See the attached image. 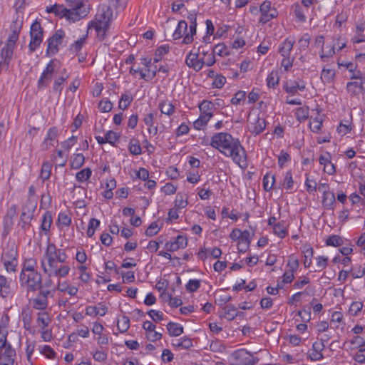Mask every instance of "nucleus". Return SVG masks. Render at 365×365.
<instances>
[{"label": "nucleus", "instance_id": "nucleus-49", "mask_svg": "<svg viewBox=\"0 0 365 365\" xmlns=\"http://www.w3.org/2000/svg\"><path fill=\"white\" fill-rule=\"evenodd\" d=\"M273 230L274 233L280 238H284L287 233L286 227L280 222L277 223L273 226Z\"/></svg>", "mask_w": 365, "mask_h": 365}, {"label": "nucleus", "instance_id": "nucleus-41", "mask_svg": "<svg viewBox=\"0 0 365 365\" xmlns=\"http://www.w3.org/2000/svg\"><path fill=\"white\" fill-rule=\"evenodd\" d=\"M125 1L123 0H109L108 6H110L115 9V14H118L119 12L123 11L125 7Z\"/></svg>", "mask_w": 365, "mask_h": 365}, {"label": "nucleus", "instance_id": "nucleus-21", "mask_svg": "<svg viewBox=\"0 0 365 365\" xmlns=\"http://www.w3.org/2000/svg\"><path fill=\"white\" fill-rule=\"evenodd\" d=\"M346 89L351 96H356L359 91H364V87L363 83H359L356 81L349 82L346 84Z\"/></svg>", "mask_w": 365, "mask_h": 365}, {"label": "nucleus", "instance_id": "nucleus-17", "mask_svg": "<svg viewBox=\"0 0 365 365\" xmlns=\"http://www.w3.org/2000/svg\"><path fill=\"white\" fill-rule=\"evenodd\" d=\"M335 203V196L334 192L329 190H324L322 205L326 209H333V205Z\"/></svg>", "mask_w": 365, "mask_h": 365}, {"label": "nucleus", "instance_id": "nucleus-32", "mask_svg": "<svg viewBox=\"0 0 365 365\" xmlns=\"http://www.w3.org/2000/svg\"><path fill=\"white\" fill-rule=\"evenodd\" d=\"M133 98L130 94L123 93L119 102V108L122 110L126 109L132 103Z\"/></svg>", "mask_w": 365, "mask_h": 365}, {"label": "nucleus", "instance_id": "nucleus-33", "mask_svg": "<svg viewBox=\"0 0 365 365\" xmlns=\"http://www.w3.org/2000/svg\"><path fill=\"white\" fill-rule=\"evenodd\" d=\"M118 329L120 332L124 333L130 327V319L127 316H123L121 319H119L117 322Z\"/></svg>", "mask_w": 365, "mask_h": 365}, {"label": "nucleus", "instance_id": "nucleus-26", "mask_svg": "<svg viewBox=\"0 0 365 365\" xmlns=\"http://www.w3.org/2000/svg\"><path fill=\"white\" fill-rule=\"evenodd\" d=\"M158 107L162 113L168 115H171L175 111V106L170 102H160Z\"/></svg>", "mask_w": 365, "mask_h": 365}, {"label": "nucleus", "instance_id": "nucleus-63", "mask_svg": "<svg viewBox=\"0 0 365 365\" xmlns=\"http://www.w3.org/2000/svg\"><path fill=\"white\" fill-rule=\"evenodd\" d=\"M148 314L155 322L163 320V314L160 311L150 309L148 312Z\"/></svg>", "mask_w": 365, "mask_h": 365}, {"label": "nucleus", "instance_id": "nucleus-36", "mask_svg": "<svg viewBox=\"0 0 365 365\" xmlns=\"http://www.w3.org/2000/svg\"><path fill=\"white\" fill-rule=\"evenodd\" d=\"M19 33L11 32L9 37L7 43L4 48L14 52V49L16 46V42L19 38Z\"/></svg>", "mask_w": 365, "mask_h": 365}, {"label": "nucleus", "instance_id": "nucleus-39", "mask_svg": "<svg viewBox=\"0 0 365 365\" xmlns=\"http://www.w3.org/2000/svg\"><path fill=\"white\" fill-rule=\"evenodd\" d=\"M87 38V35H85L84 36L80 38L77 41H76L73 43H72L70 47L69 50L72 53L78 52L81 50L83 46L86 43V40Z\"/></svg>", "mask_w": 365, "mask_h": 365}, {"label": "nucleus", "instance_id": "nucleus-56", "mask_svg": "<svg viewBox=\"0 0 365 365\" xmlns=\"http://www.w3.org/2000/svg\"><path fill=\"white\" fill-rule=\"evenodd\" d=\"M309 126L312 132L317 133L321 130L322 126V119L319 117L315 118L312 121L310 122Z\"/></svg>", "mask_w": 365, "mask_h": 365}, {"label": "nucleus", "instance_id": "nucleus-20", "mask_svg": "<svg viewBox=\"0 0 365 365\" xmlns=\"http://www.w3.org/2000/svg\"><path fill=\"white\" fill-rule=\"evenodd\" d=\"M32 307L38 310H43L48 306V299H45V296L38 295L36 298L31 300Z\"/></svg>", "mask_w": 365, "mask_h": 365}, {"label": "nucleus", "instance_id": "nucleus-40", "mask_svg": "<svg viewBox=\"0 0 365 365\" xmlns=\"http://www.w3.org/2000/svg\"><path fill=\"white\" fill-rule=\"evenodd\" d=\"M187 205V197L185 194L178 193L175 200V206L179 209L184 208Z\"/></svg>", "mask_w": 365, "mask_h": 365}, {"label": "nucleus", "instance_id": "nucleus-18", "mask_svg": "<svg viewBox=\"0 0 365 365\" xmlns=\"http://www.w3.org/2000/svg\"><path fill=\"white\" fill-rule=\"evenodd\" d=\"M187 31V24L185 21L181 20L178 22V26L174 31L173 36L175 40L184 37Z\"/></svg>", "mask_w": 365, "mask_h": 365}, {"label": "nucleus", "instance_id": "nucleus-51", "mask_svg": "<svg viewBox=\"0 0 365 365\" xmlns=\"http://www.w3.org/2000/svg\"><path fill=\"white\" fill-rule=\"evenodd\" d=\"M295 115L299 121L305 120L309 115V110L307 108L299 107L296 110Z\"/></svg>", "mask_w": 365, "mask_h": 365}, {"label": "nucleus", "instance_id": "nucleus-28", "mask_svg": "<svg viewBox=\"0 0 365 365\" xmlns=\"http://www.w3.org/2000/svg\"><path fill=\"white\" fill-rule=\"evenodd\" d=\"M52 223V215L51 213L48 211L46 212L43 215L41 227L42 230L47 232L50 228Z\"/></svg>", "mask_w": 365, "mask_h": 365}, {"label": "nucleus", "instance_id": "nucleus-1", "mask_svg": "<svg viewBox=\"0 0 365 365\" xmlns=\"http://www.w3.org/2000/svg\"><path fill=\"white\" fill-rule=\"evenodd\" d=\"M210 145L217 149L227 157H231L232 160L242 168L247 165L246 152L237 138H234L230 133H218L215 134Z\"/></svg>", "mask_w": 365, "mask_h": 365}, {"label": "nucleus", "instance_id": "nucleus-35", "mask_svg": "<svg viewBox=\"0 0 365 365\" xmlns=\"http://www.w3.org/2000/svg\"><path fill=\"white\" fill-rule=\"evenodd\" d=\"M50 322L51 319L47 312H39L38 314L37 322L42 329H44Z\"/></svg>", "mask_w": 365, "mask_h": 365}, {"label": "nucleus", "instance_id": "nucleus-7", "mask_svg": "<svg viewBox=\"0 0 365 365\" xmlns=\"http://www.w3.org/2000/svg\"><path fill=\"white\" fill-rule=\"evenodd\" d=\"M118 14L113 12V9L110 6L101 5L96 15L93 23L110 26V23L117 16Z\"/></svg>", "mask_w": 365, "mask_h": 365}, {"label": "nucleus", "instance_id": "nucleus-38", "mask_svg": "<svg viewBox=\"0 0 365 365\" xmlns=\"http://www.w3.org/2000/svg\"><path fill=\"white\" fill-rule=\"evenodd\" d=\"M169 46L168 45H162L159 46L155 52L154 61L159 62L162 60L163 56L168 53Z\"/></svg>", "mask_w": 365, "mask_h": 365}, {"label": "nucleus", "instance_id": "nucleus-12", "mask_svg": "<svg viewBox=\"0 0 365 365\" xmlns=\"http://www.w3.org/2000/svg\"><path fill=\"white\" fill-rule=\"evenodd\" d=\"M185 63L189 68L199 71L203 66V59H198V53H192L190 51L186 56Z\"/></svg>", "mask_w": 365, "mask_h": 365}, {"label": "nucleus", "instance_id": "nucleus-4", "mask_svg": "<svg viewBox=\"0 0 365 365\" xmlns=\"http://www.w3.org/2000/svg\"><path fill=\"white\" fill-rule=\"evenodd\" d=\"M46 11L48 13H53L55 15L61 18L65 17L66 19L73 22L83 19L84 15V12H80V14L78 12L73 13V11H72L70 8L67 9L63 5L57 4L51 6H47Z\"/></svg>", "mask_w": 365, "mask_h": 365}, {"label": "nucleus", "instance_id": "nucleus-13", "mask_svg": "<svg viewBox=\"0 0 365 365\" xmlns=\"http://www.w3.org/2000/svg\"><path fill=\"white\" fill-rule=\"evenodd\" d=\"M70 9L73 11V13L78 12L80 14L84 12L83 18L86 17L88 12L89 8L84 4V0H65Z\"/></svg>", "mask_w": 365, "mask_h": 365}, {"label": "nucleus", "instance_id": "nucleus-59", "mask_svg": "<svg viewBox=\"0 0 365 365\" xmlns=\"http://www.w3.org/2000/svg\"><path fill=\"white\" fill-rule=\"evenodd\" d=\"M294 185V180L292 178V175L290 171L287 172L284 176L283 181V186L284 188L289 190L292 189Z\"/></svg>", "mask_w": 365, "mask_h": 365}, {"label": "nucleus", "instance_id": "nucleus-52", "mask_svg": "<svg viewBox=\"0 0 365 365\" xmlns=\"http://www.w3.org/2000/svg\"><path fill=\"white\" fill-rule=\"evenodd\" d=\"M212 52L220 56L228 55L227 48L224 43H218L213 48Z\"/></svg>", "mask_w": 365, "mask_h": 365}, {"label": "nucleus", "instance_id": "nucleus-57", "mask_svg": "<svg viewBox=\"0 0 365 365\" xmlns=\"http://www.w3.org/2000/svg\"><path fill=\"white\" fill-rule=\"evenodd\" d=\"M363 308V303L361 302H354L351 303L350 307H349V313L354 316H356L359 312Z\"/></svg>", "mask_w": 365, "mask_h": 365}, {"label": "nucleus", "instance_id": "nucleus-24", "mask_svg": "<svg viewBox=\"0 0 365 365\" xmlns=\"http://www.w3.org/2000/svg\"><path fill=\"white\" fill-rule=\"evenodd\" d=\"M294 41L289 40V38L285 39L282 46L279 48V52L284 57L289 56V53L293 48Z\"/></svg>", "mask_w": 365, "mask_h": 365}, {"label": "nucleus", "instance_id": "nucleus-16", "mask_svg": "<svg viewBox=\"0 0 365 365\" xmlns=\"http://www.w3.org/2000/svg\"><path fill=\"white\" fill-rule=\"evenodd\" d=\"M17 250L14 245L8 246L6 250L3 252L1 261H14L16 259Z\"/></svg>", "mask_w": 365, "mask_h": 365}, {"label": "nucleus", "instance_id": "nucleus-45", "mask_svg": "<svg viewBox=\"0 0 365 365\" xmlns=\"http://www.w3.org/2000/svg\"><path fill=\"white\" fill-rule=\"evenodd\" d=\"M274 183V176L265 175L263 178V187L265 191H269L273 187Z\"/></svg>", "mask_w": 365, "mask_h": 365}, {"label": "nucleus", "instance_id": "nucleus-43", "mask_svg": "<svg viewBox=\"0 0 365 365\" xmlns=\"http://www.w3.org/2000/svg\"><path fill=\"white\" fill-rule=\"evenodd\" d=\"M51 164L48 162H45L41 170L40 177L44 181L48 180L51 175Z\"/></svg>", "mask_w": 365, "mask_h": 365}, {"label": "nucleus", "instance_id": "nucleus-5", "mask_svg": "<svg viewBox=\"0 0 365 365\" xmlns=\"http://www.w3.org/2000/svg\"><path fill=\"white\" fill-rule=\"evenodd\" d=\"M20 281L21 284H26L29 291H36L41 288L42 278L40 273L38 272H32L26 274L21 272L20 274Z\"/></svg>", "mask_w": 365, "mask_h": 365}, {"label": "nucleus", "instance_id": "nucleus-25", "mask_svg": "<svg viewBox=\"0 0 365 365\" xmlns=\"http://www.w3.org/2000/svg\"><path fill=\"white\" fill-rule=\"evenodd\" d=\"M34 214L29 211H22L21 214V227L24 230H27L30 226V222L33 219Z\"/></svg>", "mask_w": 365, "mask_h": 365}, {"label": "nucleus", "instance_id": "nucleus-6", "mask_svg": "<svg viewBox=\"0 0 365 365\" xmlns=\"http://www.w3.org/2000/svg\"><path fill=\"white\" fill-rule=\"evenodd\" d=\"M232 365H254L259 359L254 358L252 354L245 349L235 351L231 354Z\"/></svg>", "mask_w": 365, "mask_h": 365}, {"label": "nucleus", "instance_id": "nucleus-48", "mask_svg": "<svg viewBox=\"0 0 365 365\" xmlns=\"http://www.w3.org/2000/svg\"><path fill=\"white\" fill-rule=\"evenodd\" d=\"M36 207V200L35 199L29 197L22 207V211H29L31 213L34 214Z\"/></svg>", "mask_w": 365, "mask_h": 365}, {"label": "nucleus", "instance_id": "nucleus-53", "mask_svg": "<svg viewBox=\"0 0 365 365\" xmlns=\"http://www.w3.org/2000/svg\"><path fill=\"white\" fill-rule=\"evenodd\" d=\"M214 108V104L209 101L204 100L199 105V109L202 113H212V110Z\"/></svg>", "mask_w": 365, "mask_h": 365}, {"label": "nucleus", "instance_id": "nucleus-54", "mask_svg": "<svg viewBox=\"0 0 365 365\" xmlns=\"http://www.w3.org/2000/svg\"><path fill=\"white\" fill-rule=\"evenodd\" d=\"M185 287L188 292H194L200 288V281L198 279H190Z\"/></svg>", "mask_w": 365, "mask_h": 365}, {"label": "nucleus", "instance_id": "nucleus-22", "mask_svg": "<svg viewBox=\"0 0 365 365\" xmlns=\"http://www.w3.org/2000/svg\"><path fill=\"white\" fill-rule=\"evenodd\" d=\"M239 312L237 309L233 306H227L222 309V312L221 316L227 319V320L234 319L237 315Z\"/></svg>", "mask_w": 365, "mask_h": 365}, {"label": "nucleus", "instance_id": "nucleus-44", "mask_svg": "<svg viewBox=\"0 0 365 365\" xmlns=\"http://www.w3.org/2000/svg\"><path fill=\"white\" fill-rule=\"evenodd\" d=\"M92 171L90 168H86L77 173L76 178L78 182H84L90 178Z\"/></svg>", "mask_w": 365, "mask_h": 365}, {"label": "nucleus", "instance_id": "nucleus-2", "mask_svg": "<svg viewBox=\"0 0 365 365\" xmlns=\"http://www.w3.org/2000/svg\"><path fill=\"white\" fill-rule=\"evenodd\" d=\"M55 252V245L49 243L45 252L44 258L41 260V267L44 273L47 274L48 277L51 276L65 277L68 275L70 267L68 265L58 267V261L53 257Z\"/></svg>", "mask_w": 365, "mask_h": 365}, {"label": "nucleus", "instance_id": "nucleus-46", "mask_svg": "<svg viewBox=\"0 0 365 365\" xmlns=\"http://www.w3.org/2000/svg\"><path fill=\"white\" fill-rule=\"evenodd\" d=\"M343 243V240L339 235H331L326 240V245L328 246L339 247Z\"/></svg>", "mask_w": 365, "mask_h": 365}, {"label": "nucleus", "instance_id": "nucleus-47", "mask_svg": "<svg viewBox=\"0 0 365 365\" xmlns=\"http://www.w3.org/2000/svg\"><path fill=\"white\" fill-rule=\"evenodd\" d=\"M284 88H285V91L287 93L294 95L297 93V90L304 91L305 90V85L304 84L299 85L298 83L294 82L293 83V85L289 86H286L284 87Z\"/></svg>", "mask_w": 365, "mask_h": 365}, {"label": "nucleus", "instance_id": "nucleus-31", "mask_svg": "<svg viewBox=\"0 0 365 365\" xmlns=\"http://www.w3.org/2000/svg\"><path fill=\"white\" fill-rule=\"evenodd\" d=\"M85 158L83 154H75L71 160V166L73 169L80 168L84 163Z\"/></svg>", "mask_w": 365, "mask_h": 365}, {"label": "nucleus", "instance_id": "nucleus-61", "mask_svg": "<svg viewBox=\"0 0 365 365\" xmlns=\"http://www.w3.org/2000/svg\"><path fill=\"white\" fill-rule=\"evenodd\" d=\"M53 257L57 259V261L60 263H63L66 260L67 255L66 252L60 249H57L55 246V252Z\"/></svg>", "mask_w": 365, "mask_h": 365}, {"label": "nucleus", "instance_id": "nucleus-29", "mask_svg": "<svg viewBox=\"0 0 365 365\" xmlns=\"http://www.w3.org/2000/svg\"><path fill=\"white\" fill-rule=\"evenodd\" d=\"M197 25H190L189 31L186 32L185 36L183 37L182 43L190 44L193 41V36L196 34Z\"/></svg>", "mask_w": 365, "mask_h": 365}, {"label": "nucleus", "instance_id": "nucleus-14", "mask_svg": "<svg viewBox=\"0 0 365 365\" xmlns=\"http://www.w3.org/2000/svg\"><path fill=\"white\" fill-rule=\"evenodd\" d=\"M253 121L250 122L249 130L257 135L261 133L266 128V121L264 118L257 116L254 118Z\"/></svg>", "mask_w": 365, "mask_h": 365}, {"label": "nucleus", "instance_id": "nucleus-10", "mask_svg": "<svg viewBox=\"0 0 365 365\" xmlns=\"http://www.w3.org/2000/svg\"><path fill=\"white\" fill-rule=\"evenodd\" d=\"M64 37L65 32L59 29L48 39L46 53L48 56H53L58 51V47L62 43Z\"/></svg>", "mask_w": 365, "mask_h": 365}, {"label": "nucleus", "instance_id": "nucleus-27", "mask_svg": "<svg viewBox=\"0 0 365 365\" xmlns=\"http://www.w3.org/2000/svg\"><path fill=\"white\" fill-rule=\"evenodd\" d=\"M10 293V286L7 282V279L0 274V294L3 297H6Z\"/></svg>", "mask_w": 365, "mask_h": 365}, {"label": "nucleus", "instance_id": "nucleus-60", "mask_svg": "<svg viewBox=\"0 0 365 365\" xmlns=\"http://www.w3.org/2000/svg\"><path fill=\"white\" fill-rule=\"evenodd\" d=\"M294 14L299 21L304 22L306 21V16L303 12V9L298 4L294 6Z\"/></svg>", "mask_w": 365, "mask_h": 365}, {"label": "nucleus", "instance_id": "nucleus-34", "mask_svg": "<svg viewBox=\"0 0 365 365\" xmlns=\"http://www.w3.org/2000/svg\"><path fill=\"white\" fill-rule=\"evenodd\" d=\"M335 76V71L329 68H324L322 71L321 79L324 83H330Z\"/></svg>", "mask_w": 365, "mask_h": 365}, {"label": "nucleus", "instance_id": "nucleus-64", "mask_svg": "<svg viewBox=\"0 0 365 365\" xmlns=\"http://www.w3.org/2000/svg\"><path fill=\"white\" fill-rule=\"evenodd\" d=\"M105 138L106 143L114 145V143L118 140V136L114 131L109 130L106 133Z\"/></svg>", "mask_w": 365, "mask_h": 365}, {"label": "nucleus", "instance_id": "nucleus-50", "mask_svg": "<svg viewBox=\"0 0 365 365\" xmlns=\"http://www.w3.org/2000/svg\"><path fill=\"white\" fill-rule=\"evenodd\" d=\"M287 266L289 268V272L294 273L298 269L299 266L298 259L294 255L289 256Z\"/></svg>", "mask_w": 365, "mask_h": 365}, {"label": "nucleus", "instance_id": "nucleus-8", "mask_svg": "<svg viewBox=\"0 0 365 365\" xmlns=\"http://www.w3.org/2000/svg\"><path fill=\"white\" fill-rule=\"evenodd\" d=\"M118 14L113 12V9L110 6L101 5L96 15L93 23L110 26V23L117 16Z\"/></svg>", "mask_w": 365, "mask_h": 365}, {"label": "nucleus", "instance_id": "nucleus-23", "mask_svg": "<svg viewBox=\"0 0 365 365\" xmlns=\"http://www.w3.org/2000/svg\"><path fill=\"white\" fill-rule=\"evenodd\" d=\"M167 329L172 336H178L183 333V327L175 322H169L167 324Z\"/></svg>", "mask_w": 365, "mask_h": 365}, {"label": "nucleus", "instance_id": "nucleus-42", "mask_svg": "<svg viewBox=\"0 0 365 365\" xmlns=\"http://www.w3.org/2000/svg\"><path fill=\"white\" fill-rule=\"evenodd\" d=\"M54 61H51L46 66V68L41 73L40 78L38 82V86H41L42 84L43 78L47 75H52L54 71Z\"/></svg>", "mask_w": 365, "mask_h": 365}, {"label": "nucleus", "instance_id": "nucleus-62", "mask_svg": "<svg viewBox=\"0 0 365 365\" xmlns=\"http://www.w3.org/2000/svg\"><path fill=\"white\" fill-rule=\"evenodd\" d=\"M58 221L61 225L64 226H69L71 223V218L66 212H60L58 215Z\"/></svg>", "mask_w": 365, "mask_h": 365}, {"label": "nucleus", "instance_id": "nucleus-15", "mask_svg": "<svg viewBox=\"0 0 365 365\" xmlns=\"http://www.w3.org/2000/svg\"><path fill=\"white\" fill-rule=\"evenodd\" d=\"M58 135V129L56 127L51 128L48 133L46 138L42 143V149L48 150L51 146L54 145V143L58 142L56 138Z\"/></svg>", "mask_w": 365, "mask_h": 365}, {"label": "nucleus", "instance_id": "nucleus-11", "mask_svg": "<svg viewBox=\"0 0 365 365\" xmlns=\"http://www.w3.org/2000/svg\"><path fill=\"white\" fill-rule=\"evenodd\" d=\"M259 11L262 14L259 22L262 24H266L277 16V10L271 7V2L268 1H265L261 4Z\"/></svg>", "mask_w": 365, "mask_h": 365}, {"label": "nucleus", "instance_id": "nucleus-55", "mask_svg": "<svg viewBox=\"0 0 365 365\" xmlns=\"http://www.w3.org/2000/svg\"><path fill=\"white\" fill-rule=\"evenodd\" d=\"M36 265V262L34 259H29L25 262L22 272H29V273L32 272H36L35 270Z\"/></svg>", "mask_w": 365, "mask_h": 365}, {"label": "nucleus", "instance_id": "nucleus-30", "mask_svg": "<svg viewBox=\"0 0 365 365\" xmlns=\"http://www.w3.org/2000/svg\"><path fill=\"white\" fill-rule=\"evenodd\" d=\"M279 78L277 71H272L267 78V84L269 88H274L278 85Z\"/></svg>", "mask_w": 365, "mask_h": 365}, {"label": "nucleus", "instance_id": "nucleus-58", "mask_svg": "<svg viewBox=\"0 0 365 365\" xmlns=\"http://www.w3.org/2000/svg\"><path fill=\"white\" fill-rule=\"evenodd\" d=\"M352 128L349 120H346L345 123L341 122L337 128V131L339 133L342 135H345L349 133L351 130Z\"/></svg>", "mask_w": 365, "mask_h": 365}, {"label": "nucleus", "instance_id": "nucleus-37", "mask_svg": "<svg viewBox=\"0 0 365 365\" xmlns=\"http://www.w3.org/2000/svg\"><path fill=\"white\" fill-rule=\"evenodd\" d=\"M304 265L305 267H309L312 264L311 258L313 256V249L309 245H305L304 247Z\"/></svg>", "mask_w": 365, "mask_h": 365}, {"label": "nucleus", "instance_id": "nucleus-9", "mask_svg": "<svg viewBox=\"0 0 365 365\" xmlns=\"http://www.w3.org/2000/svg\"><path fill=\"white\" fill-rule=\"evenodd\" d=\"M30 37L29 50L31 52H34L43 41V29L40 23L37 21H34L31 26Z\"/></svg>", "mask_w": 365, "mask_h": 365}, {"label": "nucleus", "instance_id": "nucleus-3", "mask_svg": "<svg viewBox=\"0 0 365 365\" xmlns=\"http://www.w3.org/2000/svg\"><path fill=\"white\" fill-rule=\"evenodd\" d=\"M8 322L9 317L6 314L2 317L0 325V365H14L16 356V351L7 343V332L3 330L6 329L5 323Z\"/></svg>", "mask_w": 365, "mask_h": 365}, {"label": "nucleus", "instance_id": "nucleus-19", "mask_svg": "<svg viewBox=\"0 0 365 365\" xmlns=\"http://www.w3.org/2000/svg\"><path fill=\"white\" fill-rule=\"evenodd\" d=\"M91 27L95 29L98 40L103 41L105 39L106 31L109 29V26L91 22L88 25V29H90Z\"/></svg>", "mask_w": 365, "mask_h": 365}]
</instances>
